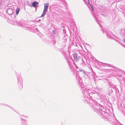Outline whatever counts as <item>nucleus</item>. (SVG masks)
<instances>
[{
	"mask_svg": "<svg viewBox=\"0 0 125 125\" xmlns=\"http://www.w3.org/2000/svg\"><path fill=\"white\" fill-rule=\"evenodd\" d=\"M20 10V9L19 8H17L16 9V15H17Z\"/></svg>",
	"mask_w": 125,
	"mask_h": 125,
	"instance_id": "nucleus-4",
	"label": "nucleus"
},
{
	"mask_svg": "<svg viewBox=\"0 0 125 125\" xmlns=\"http://www.w3.org/2000/svg\"><path fill=\"white\" fill-rule=\"evenodd\" d=\"M38 4L39 3L37 1H35L33 2L32 4L33 7L36 8L37 7V6Z\"/></svg>",
	"mask_w": 125,
	"mask_h": 125,
	"instance_id": "nucleus-2",
	"label": "nucleus"
},
{
	"mask_svg": "<svg viewBox=\"0 0 125 125\" xmlns=\"http://www.w3.org/2000/svg\"><path fill=\"white\" fill-rule=\"evenodd\" d=\"M49 5V4L46 3L44 4V8L43 12L41 16H44L45 14V13L47 10Z\"/></svg>",
	"mask_w": 125,
	"mask_h": 125,
	"instance_id": "nucleus-1",
	"label": "nucleus"
},
{
	"mask_svg": "<svg viewBox=\"0 0 125 125\" xmlns=\"http://www.w3.org/2000/svg\"><path fill=\"white\" fill-rule=\"evenodd\" d=\"M91 7L92 8V10H93V11H94V9L91 6Z\"/></svg>",
	"mask_w": 125,
	"mask_h": 125,
	"instance_id": "nucleus-5",
	"label": "nucleus"
},
{
	"mask_svg": "<svg viewBox=\"0 0 125 125\" xmlns=\"http://www.w3.org/2000/svg\"><path fill=\"white\" fill-rule=\"evenodd\" d=\"M124 40L125 42V39H124Z\"/></svg>",
	"mask_w": 125,
	"mask_h": 125,
	"instance_id": "nucleus-6",
	"label": "nucleus"
},
{
	"mask_svg": "<svg viewBox=\"0 0 125 125\" xmlns=\"http://www.w3.org/2000/svg\"><path fill=\"white\" fill-rule=\"evenodd\" d=\"M7 12L8 14H11L13 13L12 10L11 9H8L7 11Z\"/></svg>",
	"mask_w": 125,
	"mask_h": 125,
	"instance_id": "nucleus-3",
	"label": "nucleus"
}]
</instances>
